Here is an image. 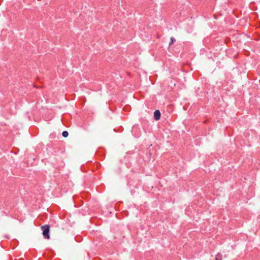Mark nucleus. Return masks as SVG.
Returning a JSON list of instances; mask_svg holds the SVG:
<instances>
[{
    "label": "nucleus",
    "instance_id": "1",
    "mask_svg": "<svg viewBox=\"0 0 260 260\" xmlns=\"http://www.w3.org/2000/svg\"><path fill=\"white\" fill-rule=\"evenodd\" d=\"M42 234L44 238L46 239H49L50 237V225L45 224L41 226Z\"/></svg>",
    "mask_w": 260,
    "mask_h": 260
},
{
    "label": "nucleus",
    "instance_id": "2",
    "mask_svg": "<svg viewBox=\"0 0 260 260\" xmlns=\"http://www.w3.org/2000/svg\"><path fill=\"white\" fill-rule=\"evenodd\" d=\"M160 112L158 110H156L154 112V118L156 120H158L160 119Z\"/></svg>",
    "mask_w": 260,
    "mask_h": 260
},
{
    "label": "nucleus",
    "instance_id": "3",
    "mask_svg": "<svg viewBox=\"0 0 260 260\" xmlns=\"http://www.w3.org/2000/svg\"><path fill=\"white\" fill-rule=\"evenodd\" d=\"M222 257V254L220 253H218L215 256V260H221Z\"/></svg>",
    "mask_w": 260,
    "mask_h": 260
},
{
    "label": "nucleus",
    "instance_id": "4",
    "mask_svg": "<svg viewBox=\"0 0 260 260\" xmlns=\"http://www.w3.org/2000/svg\"><path fill=\"white\" fill-rule=\"evenodd\" d=\"M69 135V133L68 131H63V132L62 133V136L64 137V138H66Z\"/></svg>",
    "mask_w": 260,
    "mask_h": 260
},
{
    "label": "nucleus",
    "instance_id": "5",
    "mask_svg": "<svg viewBox=\"0 0 260 260\" xmlns=\"http://www.w3.org/2000/svg\"><path fill=\"white\" fill-rule=\"evenodd\" d=\"M175 41H176V40L173 37H172L171 38V43H170V45H171L173 43H174V42H175Z\"/></svg>",
    "mask_w": 260,
    "mask_h": 260
},
{
    "label": "nucleus",
    "instance_id": "6",
    "mask_svg": "<svg viewBox=\"0 0 260 260\" xmlns=\"http://www.w3.org/2000/svg\"><path fill=\"white\" fill-rule=\"evenodd\" d=\"M6 238H9L8 236H6Z\"/></svg>",
    "mask_w": 260,
    "mask_h": 260
}]
</instances>
